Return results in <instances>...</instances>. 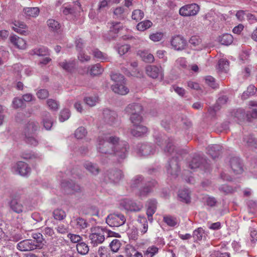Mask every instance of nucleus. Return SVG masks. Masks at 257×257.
Here are the masks:
<instances>
[{
	"label": "nucleus",
	"mask_w": 257,
	"mask_h": 257,
	"mask_svg": "<svg viewBox=\"0 0 257 257\" xmlns=\"http://www.w3.org/2000/svg\"><path fill=\"white\" fill-rule=\"evenodd\" d=\"M107 232V229L102 226H94L91 227L90 233L89 235L91 244L94 247L102 243Z\"/></svg>",
	"instance_id": "4"
},
{
	"label": "nucleus",
	"mask_w": 257,
	"mask_h": 257,
	"mask_svg": "<svg viewBox=\"0 0 257 257\" xmlns=\"http://www.w3.org/2000/svg\"><path fill=\"white\" fill-rule=\"evenodd\" d=\"M61 186L64 188H70L75 192H78L80 190V187L72 181L64 180L61 183Z\"/></svg>",
	"instance_id": "31"
},
{
	"label": "nucleus",
	"mask_w": 257,
	"mask_h": 257,
	"mask_svg": "<svg viewBox=\"0 0 257 257\" xmlns=\"http://www.w3.org/2000/svg\"><path fill=\"white\" fill-rule=\"evenodd\" d=\"M25 13L28 16L36 17L38 16L40 11L38 8H27L24 9Z\"/></svg>",
	"instance_id": "43"
},
{
	"label": "nucleus",
	"mask_w": 257,
	"mask_h": 257,
	"mask_svg": "<svg viewBox=\"0 0 257 257\" xmlns=\"http://www.w3.org/2000/svg\"><path fill=\"white\" fill-rule=\"evenodd\" d=\"M121 245V243L119 240L114 239L110 243L109 246L112 251L116 252L119 250Z\"/></svg>",
	"instance_id": "50"
},
{
	"label": "nucleus",
	"mask_w": 257,
	"mask_h": 257,
	"mask_svg": "<svg viewBox=\"0 0 257 257\" xmlns=\"http://www.w3.org/2000/svg\"><path fill=\"white\" fill-rule=\"evenodd\" d=\"M36 243L35 240L32 239H25L20 241L17 244V248L22 251H30L35 249Z\"/></svg>",
	"instance_id": "11"
},
{
	"label": "nucleus",
	"mask_w": 257,
	"mask_h": 257,
	"mask_svg": "<svg viewBox=\"0 0 257 257\" xmlns=\"http://www.w3.org/2000/svg\"><path fill=\"white\" fill-rule=\"evenodd\" d=\"M98 100V98L96 96L86 97L84 99L85 103L90 106L95 105Z\"/></svg>",
	"instance_id": "59"
},
{
	"label": "nucleus",
	"mask_w": 257,
	"mask_h": 257,
	"mask_svg": "<svg viewBox=\"0 0 257 257\" xmlns=\"http://www.w3.org/2000/svg\"><path fill=\"white\" fill-rule=\"evenodd\" d=\"M42 122L46 130H50L53 125V120L51 115L48 112H45L42 115Z\"/></svg>",
	"instance_id": "26"
},
{
	"label": "nucleus",
	"mask_w": 257,
	"mask_h": 257,
	"mask_svg": "<svg viewBox=\"0 0 257 257\" xmlns=\"http://www.w3.org/2000/svg\"><path fill=\"white\" fill-rule=\"evenodd\" d=\"M59 66L66 71L71 72L75 68V62L74 60L69 61L64 60L59 63Z\"/></svg>",
	"instance_id": "32"
},
{
	"label": "nucleus",
	"mask_w": 257,
	"mask_h": 257,
	"mask_svg": "<svg viewBox=\"0 0 257 257\" xmlns=\"http://www.w3.org/2000/svg\"><path fill=\"white\" fill-rule=\"evenodd\" d=\"M103 71V68L100 64H96L93 65L90 70V73L91 75H97L101 74Z\"/></svg>",
	"instance_id": "45"
},
{
	"label": "nucleus",
	"mask_w": 257,
	"mask_h": 257,
	"mask_svg": "<svg viewBox=\"0 0 257 257\" xmlns=\"http://www.w3.org/2000/svg\"><path fill=\"white\" fill-rule=\"evenodd\" d=\"M228 99V97L225 95L219 97L218 98L215 105L213 107H210L208 109V112L209 114L212 116H215L216 112L220 109L221 105L227 103Z\"/></svg>",
	"instance_id": "14"
},
{
	"label": "nucleus",
	"mask_w": 257,
	"mask_h": 257,
	"mask_svg": "<svg viewBox=\"0 0 257 257\" xmlns=\"http://www.w3.org/2000/svg\"><path fill=\"white\" fill-rule=\"evenodd\" d=\"M205 83L212 88H216L218 85L215 82V79L211 76H207L205 78Z\"/></svg>",
	"instance_id": "62"
},
{
	"label": "nucleus",
	"mask_w": 257,
	"mask_h": 257,
	"mask_svg": "<svg viewBox=\"0 0 257 257\" xmlns=\"http://www.w3.org/2000/svg\"><path fill=\"white\" fill-rule=\"evenodd\" d=\"M47 25L49 28L53 32H57L60 28V24L53 19H49L47 21Z\"/></svg>",
	"instance_id": "41"
},
{
	"label": "nucleus",
	"mask_w": 257,
	"mask_h": 257,
	"mask_svg": "<svg viewBox=\"0 0 257 257\" xmlns=\"http://www.w3.org/2000/svg\"><path fill=\"white\" fill-rule=\"evenodd\" d=\"M146 71L147 75L153 78H160L163 77V70L161 67L154 65H149L146 67Z\"/></svg>",
	"instance_id": "10"
},
{
	"label": "nucleus",
	"mask_w": 257,
	"mask_h": 257,
	"mask_svg": "<svg viewBox=\"0 0 257 257\" xmlns=\"http://www.w3.org/2000/svg\"><path fill=\"white\" fill-rule=\"evenodd\" d=\"M104 177L113 183H117L122 177V172L119 170L111 169L104 173Z\"/></svg>",
	"instance_id": "12"
},
{
	"label": "nucleus",
	"mask_w": 257,
	"mask_h": 257,
	"mask_svg": "<svg viewBox=\"0 0 257 257\" xmlns=\"http://www.w3.org/2000/svg\"><path fill=\"white\" fill-rule=\"evenodd\" d=\"M39 127L38 122L34 120L29 121L25 129L24 133L25 134L33 135Z\"/></svg>",
	"instance_id": "23"
},
{
	"label": "nucleus",
	"mask_w": 257,
	"mask_h": 257,
	"mask_svg": "<svg viewBox=\"0 0 257 257\" xmlns=\"http://www.w3.org/2000/svg\"><path fill=\"white\" fill-rule=\"evenodd\" d=\"M143 61L147 63H152L154 61V56L147 52H142L140 54Z\"/></svg>",
	"instance_id": "52"
},
{
	"label": "nucleus",
	"mask_w": 257,
	"mask_h": 257,
	"mask_svg": "<svg viewBox=\"0 0 257 257\" xmlns=\"http://www.w3.org/2000/svg\"><path fill=\"white\" fill-rule=\"evenodd\" d=\"M126 253L128 257H143L142 254L132 246H130L126 248Z\"/></svg>",
	"instance_id": "42"
},
{
	"label": "nucleus",
	"mask_w": 257,
	"mask_h": 257,
	"mask_svg": "<svg viewBox=\"0 0 257 257\" xmlns=\"http://www.w3.org/2000/svg\"><path fill=\"white\" fill-rule=\"evenodd\" d=\"M84 168L91 174L97 175L100 172V169L96 164L90 162H86L84 164Z\"/></svg>",
	"instance_id": "27"
},
{
	"label": "nucleus",
	"mask_w": 257,
	"mask_h": 257,
	"mask_svg": "<svg viewBox=\"0 0 257 257\" xmlns=\"http://www.w3.org/2000/svg\"><path fill=\"white\" fill-rule=\"evenodd\" d=\"M189 167L191 169L200 168L205 172H209L210 170V165L207 160L200 156L195 155L192 160L189 162Z\"/></svg>",
	"instance_id": "5"
},
{
	"label": "nucleus",
	"mask_w": 257,
	"mask_h": 257,
	"mask_svg": "<svg viewBox=\"0 0 257 257\" xmlns=\"http://www.w3.org/2000/svg\"><path fill=\"white\" fill-rule=\"evenodd\" d=\"M112 90L116 93L125 95L129 92V89L124 85V82L115 83L112 86Z\"/></svg>",
	"instance_id": "24"
},
{
	"label": "nucleus",
	"mask_w": 257,
	"mask_h": 257,
	"mask_svg": "<svg viewBox=\"0 0 257 257\" xmlns=\"http://www.w3.org/2000/svg\"><path fill=\"white\" fill-rule=\"evenodd\" d=\"M130 120L134 125L140 124L143 120V117L141 115V113L133 114V115L130 116Z\"/></svg>",
	"instance_id": "46"
},
{
	"label": "nucleus",
	"mask_w": 257,
	"mask_h": 257,
	"mask_svg": "<svg viewBox=\"0 0 257 257\" xmlns=\"http://www.w3.org/2000/svg\"><path fill=\"white\" fill-rule=\"evenodd\" d=\"M147 132V127L140 124L134 125V127L131 130V134L136 137H141Z\"/></svg>",
	"instance_id": "21"
},
{
	"label": "nucleus",
	"mask_w": 257,
	"mask_h": 257,
	"mask_svg": "<svg viewBox=\"0 0 257 257\" xmlns=\"http://www.w3.org/2000/svg\"><path fill=\"white\" fill-rule=\"evenodd\" d=\"M204 234V230L201 227H199L193 231V237L196 240H200L202 239Z\"/></svg>",
	"instance_id": "58"
},
{
	"label": "nucleus",
	"mask_w": 257,
	"mask_h": 257,
	"mask_svg": "<svg viewBox=\"0 0 257 257\" xmlns=\"http://www.w3.org/2000/svg\"><path fill=\"white\" fill-rule=\"evenodd\" d=\"M157 208V202L155 200H150L148 201L147 203V213H149L152 212V213H155Z\"/></svg>",
	"instance_id": "49"
},
{
	"label": "nucleus",
	"mask_w": 257,
	"mask_h": 257,
	"mask_svg": "<svg viewBox=\"0 0 257 257\" xmlns=\"http://www.w3.org/2000/svg\"><path fill=\"white\" fill-rule=\"evenodd\" d=\"M70 116V112L69 109H64L60 112L59 120L63 122L67 120Z\"/></svg>",
	"instance_id": "63"
},
{
	"label": "nucleus",
	"mask_w": 257,
	"mask_h": 257,
	"mask_svg": "<svg viewBox=\"0 0 257 257\" xmlns=\"http://www.w3.org/2000/svg\"><path fill=\"white\" fill-rule=\"evenodd\" d=\"M97 253L99 257H111L110 250L105 246H100L98 248Z\"/></svg>",
	"instance_id": "44"
},
{
	"label": "nucleus",
	"mask_w": 257,
	"mask_h": 257,
	"mask_svg": "<svg viewBox=\"0 0 257 257\" xmlns=\"http://www.w3.org/2000/svg\"><path fill=\"white\" fill-rule=\"evenodd\" d=\"M32 237L35 241L36 248H42L46 242L43 238V235L40 233H35L32 234Z\"/></svg>",
	"instance_id": "30"
},
{
	"label": "nucleus",
	"mask_w": 257,
	"mask_h": 257,
	"mask_svg": "<svg viewBox=\"0 0 257 257\" xmlns=\"http://www.w3.org/2000/svg\"><path fill=\"white\" fill-rule=\"evenodd\" d=\"M111 26L110 27L109 32L110 33H113L114 35H111L110 37L106 38V39L109 40L115 37V35L119 32V29L121 27L120 26V23L118 22H112L111 23Z\"/></svg>",
	"instance_id": "35"
},
{
	"label": "nucleus",
	"mask_w": 257,
	"mask_h": 257,
	"mask_svg": "<svg viewBox=\"0 0 257 257\" xmlns=\"http://www.w3.org/2000/svg\"><path fill=\"white\" fill-rule=\"evenodd\" d=\"M256 90V88L254 85H249L247 89V90L243 92L242 94L241 98L242 99H246L250 96L253 95L254 94L255 91Z\"/></svg>",
	"instance_id": "38"
},
{
	"label": "nucleus",
	"mask_w": 257,
	"mask_h": 257,
	"mask_svg": "<svg viewBox=\"0 0 257 257\" xmlns=\"http://www.w3.org/2000/svg\"><path fill=\"white\" fill-rule=\"evenodd\" d=\"M156 184V181L153 180L149 183L148 184H145L143 188L140 190L139 193L140 197L142 199L145 197L147 195L151 192V186H154Z\"/></svg>",
	"instance_id": "28"
},
{
	"label": "nucleus",
	"mask_w": 257,
	"mask_h": 257,
	"mask_svg": "<svg viewBox=\"0 0 257 257\" xmlns=\"http://www.w3.org/2000/svg\"><path fill=\"white\" fill-rule=\"evenodd\" d=\"M111 79L115 82V83H121L124 82V76L118 73L112 74L111 75Z\"/></svg>",
	"instance_id": "64"
},
{
	"label": "nucleus",
	"mask_w": 257,
	"mask_h": 257,
	"mask_svg": "<svg viewBox=\"0 0 257 257\" xmlns=\"http://www.w3.org/2000/svg\"><path fill=\"white\" fill-rule=\"evenodd\" d=\"M171 91H174L179 96L184 97L186 94V90L182 87H180L175 85H172L170 88Z\"/></svg>",
	"instance_id": "61"
},
{
	"label": "nucleus",
	"mask_w": 257,
	"mask_h": 257,
	"mask_svg": "<svg viewBox=\"0 0 257 257\" xmlns=\"http://www.w3.org/2000/svg\"><path fill=\"white\" fill-rule=\"evenodd\" d=\"M144 17V12L141 10H135L132 13V18L136 21L141 20Z\"/></svg>",
	"instance_id": "57"
},
{
	"label": "nucleus",
	"mask_w": 257,
	"mask_h": 257,
	"mask_svg": "<svg viewBox=\"0 0 257 257\" xmlns=\"http://www.w3.org/2000/svg\"><path fill=\"white\" fill-rule=\"evenodd\" d=\"M218 65L220 70L226 72L228 69L229 62L227 60L221 59L218 61Z\"/></svg>",
	"instance_id": "55"
},
{
	"label": "nucleus",
	"mask_w": 257,
	"mask_h": 257,
	"mask_svg": "<svg viewBox=\"0 0 257 257\" xmlns=\"http://www.w3.org/2000/svg\"><path fill=\"white\" fill-rule=\"evenodd\" d=\"M33 54L38 56H46L49 54V50L45 47H41L38 49H35L32 51Z\"/></svg>",
	"instance_id": "53"
},
{
	"label": "nucleus",
	"mask_w": 257,
	"mask_h": 257,
	"mask_svg": "<svg viewBox=\"0 0 257 257\" xmlns=\"http://www.w3.org/2000/svg\"><path fill=\"white\" fill-rule=\"evenodd\" d=\"M233 37L229 34H224L218 38V41L220 43L224 45H229L233 42Z\"/></svg>",
	"instance_id": "33"
},
{
	"label": "nucleus",
	"mask_w": 257,
	"mask_h": 257,
	"mask_svg": "<svg viewBox=\"0 0 257 257\" xmlns=\"http://www.w3.org/2000/svg\"><path fill=\"white\" fill-rule=\"evenodd\" d=\"M222 150V147L219 145H212L209 146L207 148V153L214 159L218 157Z\"/></svg>",
	"instance_id": "20"
},
{
	"label": "nucleus",
	"mask_w": 257,
	"mask_h": 257,
	"mask_svg": "<svg viewBox=\"0 0 257 257\" xmlns=\"http://www.w3.org/2000/svg\"><path fill=\"white\" fill-rule=\"evenodd\" d=\"M186 44L185 40L183 37L179 35L174 37L171 41L172 46L177 50L183 49L186 46Z\"/></svg>",
	"instance_id": "16"
},
{
	"label": "nucleus",
	"mask_w": 257,
	"mask_h": 257,
	"mask_svg": "<svg viewBox=\"0 0 257 257\" xmlns=\"http://www.w3.org/2000/svg\"><path fill=\"white\" fill-rule=\"evenodd\" d=\"M242 144L246 146L257 148V140L253 138L251 134L244 135Z\"/></svg>",
	"instance_id": "22"
},
{
	"label": "nucleus",
	"mask_w": 257,
	"mask_h": 257,
	"mask_svg": "<svg viewBox=\"0 0 257 257\" xmlns=\"http://www.w3.org/2000/svg\"><path fill=\"white\" fill-rule=\"evenodd\" d=\"M199 9V6L196 4L187 5L180 9L179 14L184 17L195 16L198 13Z\"/></svg>",
	"instance_id": "9"
},
{
	"label": "nucleus",
	"mask_w": 257,
	"mask_h": 257,
	"mask_svg": "<svg viewBox=\"0 0 257 257\" xmlns=\"http://www.w3.org/2000/svg\"><path fill=\"white\" fill-rule=\"evenodd\" d=\"M17 171L21 176H26L30 173L31 168L28 164L24 162L20 161L16 165Z\"/></svg>",
	"instance_id": "19"
},
{
	"label": "nucleus",
	"mask_w": 257,
	"mask_h": 257,
	"mask_svg": "<svg viewBox=\"0 0 257 257\" xmlns=\"http://www.w3.org/2000/svg\"><path fill=\"white\" fill-rule=\"evenodd\" d=\"M175 66L179 69H185L187 67V62L184 58H179L175 62Z\"/></svg>",
	"instance_id": "60"
},
{
	"label": "nucleus",
	"mask_w": 257,
	"mask_h": 257,
	"mask_svg": "<svg viewBox=\"0 0 257 257\" xmlns=\"http://www.w3.org/2000/svg\"><path fill=\"white\" fill-rule=\"evenodd\" d=\"M144 182V178L142 176H137L132 180L131 187L132 188L138 187L142 185H145Z\"/></svg>",
	"instance_id": "39"
},
{
	"label": "nucleus",
	"mask_w": 257,
	"mask_h": 257,
	"mask_svg": "<svg viewBox=\"0 0 257 257\" xmlns=\"http://www.w3.org/2000/svg\"><path fill=\"white\" fill-rule=\"evenodd\" d=\"M230 166L235 174H240L242 173V165L239 158L236 157H232L230 160Z\"/></svg>",
	"instance_id": "15"
},
{
	"label": "nucleus",
	"mask_w": 257,
	"mask_h": 257,
	"mask_svg": "<svg viewBox=\"0 0 257 257\" xmlns=\"http://www.w3.org/2000/svg\"><path fill=\"white\" fill-rule=\"evenodd\" d=\"M163 221L169 226L174 227L178 223V220L176 217L170 215H166L163 217Z\"/></svg>",
	"instance_id": "40"
},
{
	"label": "nucleus",
	"mask_w": 257,
	"mask_h": 257,
	"mask_svg": "<svg viewBox=\"0 0 257 257\" xmlns=\"http://www.w3.org/2000/svg\"><path fill=\"white\" fill-rule=\"evenodd\" d=\"M71 223L76 228L80 230L87 228L89 225L86 220L82 218H77L71 221Z\"/></svg>",
	"instance_id": "29"
},
{
	"label": "nucleus",
	"mask_w": 257,
	"mask_h": 257,
	"mask_svg": "<svg viewBox=\"0 0 257 257\" xmlns=\"http://www.w3.org/2000/svg\"><path fill=\"white\" fill-rule=\"evenodd\" d=\"M53 214L54 218L58 220H63L66 217L65 211L60 209L54 210Z\"/></svg>",
	"instance_id": "47"
},
{
	"label": "nucleus",
	"mask_w": 257,
	"mask_h": 257,
	"mask_svg": "<svg viewBox=\"0 0 257 257\" xmlns=\"http://www.w3.org/2000/svg\"><path fill=\"white\" fill-rule=\"evenodd\" d=\"M93 54L95 58L99 59L102 62L109 61L110 60V58L106 54L103 53L98 49L94 50Z\"/></svg>",
	"instance_id": "36"
},
{
	"label": "nucleus",
	"mask_w": 257,
	"mask_h": 257,
	"mask_svg": "<svg viewBox=\"0 0 257 257\" xmlns=\"http://www.w3.org/2000/svg\"><path fill=\"white\" fill-rule=\"evenodd\" d=\"M165 142V147L164 151L171 155L175 153L174 156L170 160L168 165L166 166V169L168 174L170 175L172 178H175L179 174L180 171L179 161L182 159L181 154L182 151H177L174 152L175 146L173 145V139L171 138L163 139Z\"/></svg>",
	"instance_id": "1"
},
{
	"label": "nucleus",
	"mask_w": 257,
	"mask_h": 257,
	"mask_svg": "<svg viewBox=\"0 0 257 257\" xmlns=\"http://www.w3.org/2000/svg\"><path fill=\"white\" fill-rule=\"evenodd\" d=\"M126 219L124 216L119 213L110 214L106 218V223L111 227H118L123 225Z\"/></svg>",
	"instance_id": "8"
},
{
	"label": "nucleus",
	"mask_w": 257,
	"mask_h": 257,
	"mask_svg": "<svg viewBox=\"0 0 257 257\" xmlns=\"http://www.w3.org/2000/svg\"><path fill=\"white\" fill-rule=\"evenodd\" d=\"M103 115L105 121L111 125L114 124L117 119L116 113L109 109L104 110Z\"/></svg>",
	"instance_id": "18"
},
{
	"label": "nucleus",
	"mask_w": 257,
	"mask_h": 257,
	"mask_svg": "<svg viewBox=\"0 0 257 257\" xmlns=\"http://www.w3.org/2000/svg\"><path fill=\"white\" fill-rule=\"evenodd\" d=\"M87 134V131L86 129L82 126L78 127L75 132V137L77 139H82L84 137H85V136Z\"/></svg>",
	"instance_id": "54"
},
{
	"label": "nucleus",
	"mask_w": 257,
	"mask_h": 257,
	"mask_svg": "<svg viewBox=\"0 0 257 257\" xmlns=\"http://www.w3.org/2000/svg\"><path fill=\"white\" fill-rule=\"evenodd\" d=\"M129 148V145L126 142L121 140L117 137V143L113 146V151L110 155L114 157L117 162H121L127 157Z\"/></svg>",
	"instance_id": "3"
},
{
	"label": "nucleus",
	"mask_w": 257,
	"mask_h": 257,
	"mask_svg": "<svg viewBox=\"0 0 257 257\" xmlns=\"http://www.w3.org/2000/svg\"><path fill=\"white\" fill-rule=\"evenodd\" d=\"M113 14L116 18L123 20L125 18L124 9L122 7H118L115 8L113 11Z\"/></svg>",
	"instance_id": "51"
},
{
	"label": "nucleus",
	"mask_w": 257,
	"mask_h": 257,
	"mask_svg": "<svg viewBox=\"0 0 257 257\" xmlns=\"http://www.w3.org/2000/svg\"><path fill=\"white\" fill-rule=\"evenodd\" d=\"M122 204L125 209L131 211H139L143 208V205L141 203H137L129 199H124Z\"/></svg>",
	"instance_id": "13"
},
{
	"label": "nucleus",
	"mask_w": 257,
	"mask_h": 257,
	"mask_svg": "<svg viewBox=\"0 0 257 257\" xmlns=\"http://www.w3.org/2000/svg\"><path fill=\"white\" fill-rule=\"evenodd\" d=\"M178 196L180 200L183 202L187 203L190 201V193L188 189L180 190L179 191Z\"/></svg>",
	"instance_id": "34"
},
{
	"label": "nucleus",
	"mask_w": 257,
	"mask_h": 257,
	"mask_svg": "<svg viewBox=\"0 0 257 257\" xmlns=\"http://www.w3.org/2000/svg\"><path fill=\"white\" fill-rule=\"evenodd\" d=\"M9 205L11 209L17 213L32 210L33 208L29 200H25L22 203L20 200L17 198L12 199L9 203Z\"/></svg>",
	"instance_id": "6"
},
{
	"label": "nucleus",
	"mask_w": 257,
	"mask_h": 257,
	"mask_svg": "<svg viewBox=\"0 0 257 257\" xmlns=\"http://www.w3.org/2000/svg\"><path fill=\"white\" fill-rule=\"evenodd\" d=\"M117 137L103 134L97 139L96 149L101 154L111 155L113 146L117 143Z\"/></svg>",
	"instance_id": "2"
},
{
	"label": "nucleus",
	"mask_w": 257,
	"mask_h": 257,
	"mask_svg": "<svg viewBox=\"0 0 257 257\" xmlns=\"http://www.w3.org/2000/svg\"><path fill=\"white\" fill-rule=\"evenodd\" d=\"M10 41L16 47L19 49H24L26 47V43L25 41L16 35L11 36Z\"/></svg>",
	"instance_id": "25"
},
{
	"label": "nucleus",
	"mask_w": 257,
	"mask_h": 257,
	"mask_svg": "<svg viewBox=\"0 0 257 257\" xmlns=\"http://www.w3.org/2000/svg\"><path fill=\"white\" fill-rule=\"evenodd\" d=\"M152 25V23L149 20H147L139 23L137 25V28L138 30L144 31L151 27Z\"/></svg>",
	"instance_id": "48"
},
{
	"label": "nucleus",
	"mask_w": 257,
	"mask_h": 257,
	"mask_svg": "<svg viewBox=\"0 0 257 257\" xmlns=\"http://www.w3.org/2000/svg\"><path fill=\"white\" fill-rule=\"evenodd\" d=\"M76 248L78 252L82 255L86 254L89 250L88 245L84 242L78 243L76 245Z\"/></svg>",
	"instance_id": "37"
},
{
	"label": "nucleus",
	"mask_w": 257,
	"mask_h": 257,
	"mask_svg": "<svg viewBox=\"0 0 257 257\" xmlns=\"http://www.w3.org/2000/svg\"><path fill=\"white\" fill-rule=\"evenodd\" d=\"M135 152L140 156L147 157L154 154L155 146L152 143H139L135 147Z\"/></svg>",
	"instance_id": "7"
},
{
	"label": "nucleus",
	"mask_w": 257,
	"mask_h": 257,
	"mask_svg": "<svg viewBox=\"0 0 257 257\" xmlns=\"http://www.w3.org/2000/svg\"><path fill=\"white\" fill-rule=\"evenodd\" d=\"M158 248L155 246H151L149 247L145 251L144 254L147 257H153L158 252Z\"/></svg>",
	"instance_id": "56"
},
{
	"label": "nucleus",
	"mask_w": 257,
	"mask_h": 257,
	"mask_svg": "<svg viewBox=\"0 0 257 257\" xmlns=\"http://www.w3.org/2000/svg\"><path fill=\"white\" fill-rule=\"evenodd\" d=\"M142 110V106L140 104L137 103H133L128 104L124 109L125 113L130 116L137 113H141Z\"/></svg>",
	"instance_id": "17"
}]
</instances>
